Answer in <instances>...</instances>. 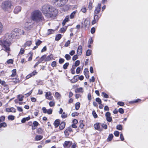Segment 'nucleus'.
<instances>
[{
	"mask_svg": "<svg viewBox=\"0 0 148 148\" xmlns=\"http://www.w3.org/2000/svg\"><path fill=\"white\" fill-rule=\"evenodd\" d=\"M18 30L19 32H18V33L19 35H24V34L25 32L23 30L19 29Z\"/></svg>",
	"mask_w": 148,
	"mask_h": 148,
	"instance_id": "obj_42",
	"label": "nucleus"
},
{
	"mask_svg": "<svg viewBox=\"0 0 148 148\" xmlns=\"http://www.w3.org/2000/svg\"><path fill=\"white\" fill-rule=\"evenodd\" d=\"M54 30L53 29H50L48 30L47 34H50L54 33Z\"/></svg>",
	"mask_w": 148,
	"mask_h": 148,
	"instance_id": "obj_35",
	"label": "nucleus"
},
{
	"mask_svg": "<svg viewBox=\"0 0 148 148\" xmlns=\"http://www.w3.org/2000/svg\"><path fill=\"white\" fill-rule=\"evenodd\" d=\"M62 37V35L60 34H59L56 35L55 38V40L58 41Z\"/></svg>",
	"mask_w": 148,
	"mask_h": 148,
	"instance_id": "obj_22",
	"label": "nucleus"
},
{
	"mask_svg": "<svg viewBox=\"0 0 148 148\" xmlns=\"http://www.w3.org/2000/svg\"><path fill=\"white\" fill-rule=\"evenodd\" d=\"M99 17H98V16L97 15L95 14L94 18V19L98 21L99 19Z\"/></svg>",
	"mask_w": 148,
	"mask_h": 148,
	"instance_id": "obj_58",
	"label": "nucleus"
},
{
	"mask_svg": "<svg viewBox=\"0 0 148 148\" xmlns=\"http://www.w3.org/2000/svg\"><path fill=\"white\" fill-rule=\"evenodd\" d=\"M7 124L5 123H2L0 124V128L1 127H5L7 126Z\"/></svg>",
	"mask_w": 148,
	"mask_h": 148,
	"instance_id": "obj_26",
	"label": "nucleus"
},
{
	"mask_svg": "<svg viewBox=\"0 0 148 148\" xmlns=\"http://www.w3.org/2000/svg\"><path fill=\"white\" fill-rule=\"evenodd\" d=\"M29 55H30V56L29 57L28 59V61H31L32 59V57L33 56V53L31 52H30Z\"/></svg>",
	"mask_w": 148,
	"mask_h": 148,
	"instance_id": "obj_30",
	"label": "nucleus"
},
{
	"mask_svg": "<svg viewBox=\"0 0 148 148\" xmlns=\"http://www.w3.org/2000/svg\"><path fill=\"white\" fill-rule=\"evenodd\" d=\"M41 11L48 18L56 16L58 13L57 10L49 5H44L42 8Z\"/></svg>",
	"mask_w": 148,
	"mask_h": 148,
	"instance_id": "obj_2",
	"label": "nucleus"
},
{
	"mask_svg": "<svg viewBox=\"0 0 148 148\" xmlns=\"http://www.w3.org/2000/svg\"><path fill=\"white\" fill-rule=\"evenodd\" d=\"M101 4L100 3H99L98 4L96 8L95 9L94 11L95 14H98L99 13L101 10Z\"/></svg>",
	"mask_w": 148,
	"mask_h": 148,
	"instance_id": "obj_9",
	"label": "nucleus"
},
{
	"mask_svg": "<svg viewBox=\"0 0 148 148\" xmlns=\"http://www.w3.org/2000/svg\"><path fill=\"white\" fill-rule=\"evenodd\" d=\"M68 0H53L52 3L58 7H60L64 5Z\"/></svg>",
	"mask_w": 148,
	"mask_h": 148,
	"instance_id": "obj_5",
	"label": "nucleus"
},
{
	"mask_svg": "<svg viewBox=\"0 0 148 148\" xmlns=\"http://www.w3.org/2000/svg\"><path fill=\"white\" fill-rule=\"evenodd\" d=\"M107 121L109 122H111L112 121V117L111 116V114L109 112H107L105 114Z\"/></svg>",
	"mask_w": 148,
	"mask_h": 148,
	"instance_id": "obj_6",
	"label": "nucleus"
},
{
	"mask_svg": "<svg viewBox=\"0 0 148 148\" xmlns=\"http://www.w3.org/2000/svg\"><path fill=\"white\" fill-rule=\"evenodd\" d=\"M46 55H44L42 56L40 58V60L38 61L40 63L42 62L46 58Z\"/></svg>",
	"mask_w": 148,
	"mask_h": 148,
	"instance_id": "obj_25",
	"label": "nucleus"
},
{
	"mask_svg": "<svg viewBox=\"0 0 148 148\" xmlns=\"http://www.w3.org/2000/svg\"><path fill=\"white\" fill-rule=\"evenodd\" d=\"M79 123H80V125H79L80 128L81 129L83 128L84 126V125L83 124V120H81L79 121Z\"/></svg>",
	"mask_w": 148,
	"mask_h": 148,
	"instance_id": "obj_19",
	"label": "nucleus"
},
{
	"mask_svg": "<svg viewBox=\"0 0 148 148\" xmlns=\"http://www.w3.org/2000/svg\"><path fill=\"white\" fill-rule=\"evenodd\" d=\"M101 125L102 127L103 128H104L105 129H106L107 128V126L106 124H105L104 123H102L101 124Z\"/></svg>",
	"mask_w": 148,
	"mask_h": 148,
	"instance_id": "obj_53",
	"label": "nucleus"
},
{
	"mask_svg": "<svg viewBox=\"0 0 148 148\" xmlns=\"http://www.w3.org/2000/svg\"><path fill=\"white\" fill-rule=\"evenodd\" d=\"M78 58V56L77 55H74L72 58V60L75 61Z\"/></svg>",
	"mask_w": 148,
	"mask_h": 148,
	"instance_id": "obj_64",
	"label": "nucleus"
},
{
	"mask_svg": "<svg viewBox=\"0 0 148 148\" xmlns=\"http://www.w3.org/2000/svg\"><path fill=\"white\" fill-rule=\"evenodd\" d=\"M67 116V114L65 112H63L61 115V117L63 119L66 118Z\"/></svg>",
	"mask_w": 148,
	"mask_h": 148,
	"instance_id": "obj_32",
	"label": "nucleus"
},
{
	"mask_svg": "<svg viewBox=\"0 0 148 148\" xmlns=\"http://www.w3.org/2000/svg\"><path fill=\"white\" fill-rule=\"evenodd\" d=\"M94 128L95 129L97 130H99L100 128L99 123H96L94 125Z\"/></svg>",
	"mask_w": 148,
	"mask_h": 148,
	"instance_id": "obj_21",
	"label": "nucleus"
},
{
	"mask_svg": "<svg viewBox=\"0 0 148 148\" xmlns=\"http://www.w3.org/2000/svg\"><path fill=\"white\" fill-rule=\"evenodd\" d=\"M84 90L83 88H77L76 89L75 92L76 93H79V92H82L83 93Z\"/></svg>",
	"mask_w": 148,
	"mask_h": 148,
	"instance_id": "obj_16",
	"label": "nucleus"
},
{
	"mask_svg": "<svg viewBox=\"0 0 148 148\" xmlns=\"http://www.w3.org/2000/svg\"><path fill=\"white\" fill-rule=\"evenodd\" d=\"M70 141H65L64 144V147H66L67 146H70Z\"/></svg>",
	"mask_w": 148,
	"mask_h": 148,
	"instance_id": "obj_23",
	"label": "nucleus"
},
{
	"mask_svg": "<svg viewBox=\"0 0 148 148\" xmlns=\"http://www.w3.org/2000/svg\"><path fill=\"white\" fill-rule=\"evenodd\" d=\"M88 8L90 10H91L92 8V3L91 1L89 3Z\"/></svg>",
	"mask_w": 148,
	"mask_h": 148,
	"instance_id": "obj_46",
	"label": "nucleus"
},
{
	"mask_svg": "<svg viewBox=\"0 0 148 148\" xmlns=\"http://www.w3.org/2000/svg\"><path fill=\"white\" fill-rule=\"evenodd\" d=\"M42 138V136L41 135H37L35 137V139L36 140H39L41 139Z\"/></svg>",
	"mask_w": 148,
	"mask_h": 148,
	"instance_id": "obj_29",
	"label": "nucleus"
},
{
	"mask_svg": "<svg viewBox=\"0 0 148 148\" xmlns=\"http://www.w3.org/2000/svg\"><path fill=\"white\" fill-rule=\"evenodd\" d=\"M5 119V116H2L0 117V123L1 122L4 121Z\"/></svg>",
	"mask_w": 148,
	"mask_h": 148,
	"instance_id": "obj_52",
	"label": "nucleus"
},
{
	"mask_svg": "<svg viewBox=\"0 0 148 148\" xmlns=\"http://www.w3.org/2000/svg\"><path fill=\"white\" fill-rule=\"evenodd\" d=\"M51 66L53 67L56 66V62L55 61L52 62L51 64Z\"/></svg>",
	"mask_w": 148,
	"mask_h": 148,
	"instance_id": "obj_49",
	"label": "nucleus"
},
{
	"mask_svg": "<svg viewBox=\"0 0 148 148\" xmlns=\"http://www.w3.org/2000/svg\"><path fill=\"white\" fill-rule=\"evenodd\" d=\"M69 63L67 62L65 63L63 66V68L64 69H66L69 65Z\"/></svg>",
	"mask_w": 148,
	"mask_h": 148,
	"instance_id": "obj_40",
	"label": "nucleus"
},
{
	"mask_svg": "<svg viewBox=\"0 0 148 148\" xmlns=\"http://www.w3.org/2000/svg\"><path fill=\"white\" fill-rule=\"evenodd\" d=\"M33 124L34 127H36L39 125L38 123L36 121H34Z\"/></svg>",
	"mask_w": 148,
	"mask_h": 148,
	"instance_id": "obj_57",
	"label": "nucleus"
},
{
	"mask_svg": "<svg viewBox=\"0 0 148 148\" xmlns=\"http://www.w3.org/2000/svg\"><path fill=\"white\" fill-rule=\"evenodd\" d=\"M3 30V26L2 23L0 22V34L2 32Z\"/></svg>",
	"mask_w": 148,
	"mask_h": 148,
	"instance_id": "obj_36",
	"label": "nucleus"
},
{
	"mask_svg": "<svg viewBox=\"0 0 148 148\" xmlns=\"http://www.w3.org/2000/svg\"><path fill=\"white\" fill-rule=\"evenodd\" d=\"M51 95V93L50 92H47L45 93V97L47 99L49 100H52L53 97Z\"/></svg>",
	"mask_w": 148,
	"mask_h": 148,
	"instance_id": "obj_7",
	"label": "nucleus"
},
{
	"mask_svg": "<svg viewBox=\"0 0 148 148\" xmlns=\"http://www.w3.org/2000/svg\"><path fill=\"white\" fill-rule=\"evenodd\" d=\"M42 43L41 41L40 40H38L36 42V44L37 46L39 45L40 44Z\"/></svg>",
	"mask_w": 148,
	"mask_h": 148,
	"instance_id": "obj_55",
	"label": "nucleus"
},
{
	"mask_svg": "<svg viewBox=\"0 0 148 148\" xmlns=\"http://www.w3.org/2000/svg\"><path fill=\"white\" fill-rule=\"evenodd\" d=\"M24 97V95H18L17 96V97L19 101H22L23 100V98Z\"/></svg>",
	"mask_w": 148,
	"mask_h": 148,
	"instance_id": "obj_28",
	"label": "nucleus"
},
{
	"mask_svg": "<svg viewBox=\"0 0 148 148\" xmlns=\"http://www.w3.org/2000/svg\"><path fill=\"white\" fill-rule=\"evenodd\" d=\"M7 62L8 64H12L13 62V60L12 59H9L7 61Z\"/></svg>",
	"mask_w": 148,
	"mask_h": 148,
	"instance_id": "obj_63",
	"label": "nucleus"
},
{
	"mask_svg": "<svg viewBox=\"0 0 148 148\" xmlns=\"http://www.w3.org/2000/svg\"><path fill=\"white\" fill-rule=\"evenodd\" d=\"M80 103L78 102L76 103L75 104V109L77 110H78L80 107Z\"/></svg>",
	"mask_w": 148,
	"mask_h": 148,
	"instance_id": "obj_24",
	"label": "nucleus"
},
{
	"mask_svg": "<svg viewBox=\"0 0 148 148\" xmlns=\"http://www.w3.org/2000/svg\"><path fill=\"white\" fill-rule=\"evenodd\" d=\"M18 29H15L10 34H7L3 39L0 40V45L2 47L1 50H3L8 53L9 55V52L10 51V46L12 39L17 38L19 34L18 33Z\"/></svg>",
	"mask_w": 148,
	"mask_h": 148,
	"instance_id": "obj_1",
	"label": "nucleus"
},
{
	"mask_svg": "<svg viewBox=\"0 0 148 148\" xmlns=\"http://www.w3.org/2000/svg\"><path fill=\"white\" fill-rule=\"evenodd\" d=\"M113 135L112 134H109L108 138V141H111L112 140V138H113Z\"/></svg>",
	"mask_w": 148,
	"mask_h": 148,
	"instance_id": "obj_34",
	"label": "nucleus"
},
{
	"mask_svg": "<svg viewBox=\"0 0 148 148\" xmlns=\"http://www.w3.org/2000/svg\"><path fill=\"white\" fill-rule=\"evenodd\" d=\"M75 68H76L75 66H74L73 65L71 70V73L73 74H74L75 73Z\"/></svg>",
	"mask_w": 148,
	"mask_h": 148,
	"instance_id": "obj_31",
	"label": "nucleus"
},
{
	"mask_svg": "<svg viewBox=\"0 0 148 148\" xmlns=\"http://www.w3.org/2000/svg\"><path fill=\"white\" fill-rule=\"evenodd\" d=\"M82 47L81 45H79L78 47L77 52L79 55H81L82 53Z\"/></svg>",
	"mask_w": 148,
	"mask_h": 148,
	"instance_id": "obj_14",
	"label": "nucleus"
},
{
	"mask_svg": "<svg viewBox=\"0 0 148 148\" xmlns=\"http://www.w3.org/2000/svg\"><path fill=\"white\" fill-rule=\"evenodd\" d=\"M16 70L15 69H14L12 71V74L11 75V76L12 77L15 76L16 75Z\"/></svg>",
	"mask_w": 148,
	"mask_h": 148,
	"instance_id": "obj_20",
	"label": "nucleus"
},
{
	"mask_svg": "<svg viewBox=\"0 0 148 148\" xmlns=\"http://www.w3.org/2000/svg\"><path fill=\"white\" fill-rule=\"evenodd\" d=\"M117 104L120 106H123L124 105V103L123 102L119 101L117 103Z\"/></svg>",
	"mask_w": 148,
	"mask_h": 148,
	"instance_id": "obj_48",
	"label": "nucleus"
},
{
	"mask_svg": "<svg viewBox=\"0 0 148 148\" xmlns=\"http://www.w3.org/2000/svg\"><path fill=\"white\" fill-rule=\"evenodd\" d=\"M70 41L69 40H68L65 44L64 46L65 47H68L70 44Z\"/></svg>",
	"mask_w": 148,
	"mask_h": 148,
	"instance_id": "obj_47",
	"label": "nucleus"
},
{
	"mask_svg": "<svg viewBox=\"0 0 148 148\" xmlns=\"http://www.w3.org/2000/svg\"><path fill=\"white\" fill-rule=\"evenodd\" d=\"M80 61L79 60H77L76 61H75V65H73L74 66H75V67L78 66V65H79V64H80Z\"/></svg>",
	"mask_w": 148,
	"mask_h": 148,
	"instance_id": "obj_44",
	"label": "nucleus"
},
{
	"mask_svg": "<svg viewBox=\"0 0 148 148\" xmlns=\"http://www.w3.org/2000/svg\"><path fill=\"white\" fill-rule=\"evenodd\" d=\"M65 58L67 60H69L71 59V57L69 55L66 54L65 56Z\"/></svg>",
	"mask_w": 148,
	"mask_h": 148,
	"instance_id": "obj_45",
	"label": "nucleus"
},
{
	"mask_svg": "<svg viewBox=\"0 0 148 148\" xmlns=\"http://www.w3.org/2000/svg\"><path fill=\"white\" fill-rule=\"evenodd\" d=\"M102 94L103 95V97L105 98H108L109 97L108 95L104 92H102Z\"/></svg>",
	"mask_w": 148,
	"mask_h": 148,
	"instance_id": "obj_59",
	"label": "nucleus"
},
{
	"mask_svg": "<svg viewBox=\"0 0 148 148\" xmlns=\"http://www.w3.org/2000/svg\"><path fill=\"white\" fill-rule=\"evenodd\" d=\"M32 19L37 23L44 20L41 13L38 11H35L33 12L32 15Z\"/></svg>",
	"mask_w": 148,
	"mask_h": 148,
	"instance_id": "obj_3",
	"label": "nucleus"
},
{
	"mask_svg": "<svg viewBox=\"0 0 148 148\" xmlns=\"http://www.w3.org/2000/svg\"><path fill=\"white\" fill-rule=\"evenodd\" d=\"M81 11L83 13H85L86 12V7H83L81 9Z\"/></svg>",
	"mask_w": 148,
	"mask_h": 148,
	"instance_id": "obj_54",
	"label": "nucleus"
},
{
	"mask_svg": "<svg viewBox=\"0 0 148 148\" xmlns=\"http://www.w3.org/2000/svg\"><path fill=\"white\" fill-rule=\"evenodd\" d=\"M69 16H66L64 19L63 21L62 24L63 26H64L65 25L66 23L68 21H69Z\"/></svg>",
	"mask_w": 148,
	"mask_h": 148,
	"instance_id": "obj_15",
	"label": "nucleus"
},
{
	"mask_svg": "<svg viewBox=\"0 0 148 148\" xmlns=\"http://www.w3.org/2000/svg\"><path fill=\"white\" fill-rule=\"evenodd\" d=\"M54 125L56 128L57 127L60 125V122L59 120H56L54 123Z\"/></svg>",
	"mask_w": 148,
	"mask_h": 148,
	"instance_id": "obj_18",
	"label": "nucleus"
},
{
	"mask_svg": "<svg viewBox=\"0 0 148 148\" xmlns=\"http://www.w3.org/2000/svg\"><path fill=\"white\" fill-rule=\"evenodd\" d=\"M116 129L119 130H122V126L121 125H119L116 126Z\"/></svg>",
	"mask_w": 148,
	"mask_h": 148,
	"instance_id": "obj_50",
	"label": "nucleus"
},
{
	"mask_svg": "<svg viewBox=\"0 0 148 148\" xmlns=\"http://www.w3.org/2000/svg\"><path fill=\"white\" fill-rule=\"evenodd\" d=\"M114 134L116 136H118L119 134V132L118 131H115Z\"/></svg>",
	"mask_w": 148,
	"mask_h": 148,
	"instance_id": "obj_51",
	"label": "nucleus"
},
{
	"mask_svg": "<svg viewBox=\"0 0 148 148\" xmlns=\"http://www.w3.org/2000/svg\"><path fill=\"white\" fill-rule=\"evenodd\" d=\"M21 10V7L19 6H16L14 8V12L15 14H17Z\"/></svg>",
	"mask_w": 148,
	"mask_h": 148,
	"instance_id": "obj_10",
	"label": "nucleus"
},
{
	"mask_svg": "<svg viewBox=\"0 0 148 148\" xmlns=\"http://www.w3.org/2000/svg\"><path fill=\"white\" fill-rule=\"evenodd\" d=\"M92 114L94 118H96L97 117V115L95 110L92 111Z\"/></svg>",
	"mask_w": 148,
	"mask_h": 148,
	"instance_id": "obj_39",
	"label": "nucleus"
},
{
	"mask_svg": "<svg viewBox=\"0 0 148 148\" xmlns=\"http://www.w3.org/2000/svg\"><path fill=\"white\" fill-rule=\"evenodd\" d=\"M79 114V113L76 112H75L73 113L72 114H71V115H72V116H77Z\"/></svg>",
	"mask_w": 148,
	"mask_h": 148,
	"instance_id": "obj_56",
	"label": "nucleus"
},
{
	"mask_svg": "<svg viewBox=\"0 0 148 148\" xmlns=\"http://www.w3.org/2000/svg\"><path fill=\"white\" fill-rule=\"evenodd\" d=\"M52 110L51 109H49L47 111V112L49 114H51L52 113Z\"/></svg>",
	"mask_w": 148,
	"mask_h": 148,
	"instance_id": "obj_61",
	"label": "nucleus"
},
{
	"mask_svg": "<svg viewBox=\"0 0 148 148\" xmlns=\"http://www.w3.org/2000/svg\"><path fill=\"white\" fill-rule=\"evenodd\" d=\"M53 58V56L52 55H50L47 57H46V58L45 59V61H49L51 60H52Z\"/></svg>",
	"mask_w": 148,
	"mask_h": 148,
	"instance_id": "obj_13",
	"label": "nucleus"
},
{
	"mask_svg": "<svg viewBox=\"0 0 148 148\" xmlns=\"http://www.w3.org/2000/svg\"><path fill=\"white\" fill-rule=\"evenodd\" d=\"M67 27H64L63 28H61L60 30V31L61 33H64L66 30L67 29Z\"/></svg>",
	"mask_w": 148,
	"mask_h": 148,
	"instance_id": "obj_27",
	"label": "nucleus"
},
{
	"mask_svg": "<svg viewBox=\"0 0 148 148\" xmlns=\"http://www.w3.org/2000/svg\"><path fill=\"white\" fill-rule=\"evenodd\" d=\"M12 4L9 1H4L2 5V8L5 11L10 12L11 10Z\"/></svg>",
	"mask_w": 148,
	"mask_h": 148,
	"instance_id": "obj_4",
	"label": "nucleus"
},
{
	"mask_svg": "<svg viewBox=\"0 0 148 148\" xmlns=\"http://www.w3.org/2000/svg\"><path fill=\"white\" fill-rule=\"evenodd\" d=\"M91 50L90 49L88 50L86 52V56H90L91 54Z\"/></svg>",
	"mask_w": 148,
	"mask_h": 148,
	"instance_id": "obj_38",
	"label": "nucleus"
},
{
	"mask_svg": "<svg viewBox=\"0 0 148 148\" xmlns=\"http://www.w3.org/2000/svg\"><path fill=\"white\" fill-rule=\"evenodd\" d=\"M32 44V41L30 40L27 41L24 45V47H29Z\"/></svg>",
	"mask_w": 148,
	"mask_h": 148,
	"instance_id": "obj_17",
	"label": "nucleus"
},
{
	"mask_svg": "<svg viewBox=\"0 0 148 148\" xmlns=\"http://www.w3.org/2000/svg\"><path fill=\"white\" fill-rule=\"evenodd\" d=\"M15 117L12 115H9L8 116V120L12 121L14 119Z\"/></svg>",
	"mask_w": 148,
	"mask_h": 148,
	"instance_id": "obj_33",
	"label": "nucleus"
},
{
	"mask_svg": "<svg viewBox=\"0 0 148 148\" xmlns=\"http://www.w3.org/2000/svg\"><path fill=\"white\" fill-rule=\"evenodd\" d=\"M37 73V72H36V71H34L32 73L27 75L26 76V78L27 79H29V78L32 77V76L35 75Z\"/></svg>",
	"mask_w": 148,
	"mask_h": 148,
	"instance_id": "obj_11",
	"label": "nucleus"
},
{
	"mask_svg": "<svg viewBox=\"0 0 148 148\" xmlns=\"http://www.w3.org/2000/svg\"><path fill=\"white\" fill-rule=\"evenodd\" d=\"M96 101L99 104H101V101L100 99L99 98H97L96 99Z\"/></svg>",
	"mask_w": 148,
	"mask_h": 148,
	"instance_id": "obj_43",
	"label": "nucleus"
},
{
	"mask_svg": "<svg viewBox=\"0 0 148 148\" xmlns=\"http://www.w3.org/2000/svg\"><path fill=\"white\" fill-rule=\"evenodd\" d=\"M65 126V123L64 122H62L60 125L59 128L61 130L64 129Z\"/></svg>",
	"mask_w": 148,
	"mask_h": 148,
	"instance_id": "obj_12",
	"label": "nucleus"
},
{
	"mask_svg": "<svg viewBox=\"0 0 148 148\" xmlns=\"http://www.w3.org/2000/svg\"><path fill=\"white\" fill-rule=\"evenodd\" d=\"M119 112L121 114H123L124 113L123 109L122 108L119 109Z\"/></svg>",
	"mask_w": 148,
	"mask_h": 148,
	"instance_id": "obj_60",
	"label": "nucleus"
},
{
	"mask_svg": "<svg viewBox=\"0 0 148 148\" xmlns=\"http://www.w3.org/2000/svg\"><path fill=\"white\" fill-rule=\"evenodd\" d=\"M32 27V25H31L29 23H28L27 22L25 23L24 25L25 29L27 30H29L31 29Z\"/></svg>",
	"mask_w": 148,
	"mask_h": 148,
	"instance_id": "obj_8",
	"label": "nucleus"
},
{
	"mask_svg": "<svg viewBox=\"0 0 148 148\" xmlns=\"http://www.w3.org/2000/svg\"><path fill=\"white\" fill-rule=\"evenodd\" d=\"M11 112H15L16 111V109L13 107L10 108Z\"/></svg>",
	"mask_w": 148,
	"mask_h": 148,
	"instance_id": "obj_62",
	"label": "nucleus"
},
{
	"mask_svg": "<svg viewBox=\"0 0 148 148\" xmlns=\"http://www.w3.org/2000/svg\"><path fill=\"white\" fill-rule=\"evenodd\" d=\"M76 13V12L75 11H73L72 13H71L70 16V17L71 18H74V16Z\"/></svg>",
	"mask_w": 148,
	"mask_h": 148,
	"instance_id": "obj_37",
	"label": "nucleus"
},
{
	"mask_svg": "<svg viewBox=\"0 0 148 148\" xmlns=\"http://www.w3.org/2000/svg\"><path fill=\"white\" fill-rule=\"evenodd\" d=\"M49 105L50 107H53L55 105V103L53 101H51L49 102Z\"/></svg>",
	"mask_w": 148,
	"mask_h": 148,
	"instance_id": "obj_41",
	"label": "nucleus"
}]
</instances>
